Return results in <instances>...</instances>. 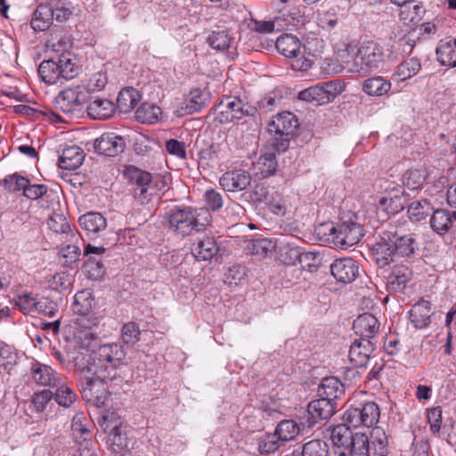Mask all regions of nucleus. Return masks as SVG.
<instances>
[{
	"mask_svg": "<svg viewBox=\"0 0 456 456\" xmlns=\"http://www.w3.org/2000/svg\"><path fill=\"white\" fill-rule=\"evenodd\" d=\"M38 75L47 85L63 83L77 76V58L70 52H63L54 58L43 61L38 67Z\"/></svg>",
	"mask_w": 456,
	"mask_h": 456,
	"instance_id": "obj_4",
	"label": "nucleus"
},
{
	"mask_svg": "<svg viewBox=\"0 0 456 456\" xmlns=\"http://www.w3.org/2000/svg\"><path fill=\"white\" fill-rule=\"evenodd\" d=\"M383 50L377 43L363 42L354 56L349 53H339L330 63V71L334 74L343 72L368 73L377 69L383 61Z\"/></svg>",
	"mask_w": 456,
	"mask_h": 456,
	"instance_id": "obj_3",
	"label": "nucleus"
},
{
	"mask_svg": "<svg viewBox=\"0 0 456 456\" xmlns=\"http://www.w3.org/2000/svg\"><path fill=\"white\" fill-rule=\"evenodd\" d=\"M322 47V41L317 37L307 38L303 45V52L301 57L297 58V61H292V68L296 70L304 71L310 69L318 55L321 53Z\"/></svg>",
	"mask_w": 456,
	"mask_h": 456,
	"instance_id": "obj_15",
	"label": "nucleus"
},
{
	"mask_svg": "<svg viewBox=\"0 0 456 456\" xmlns=\"http://www.w3.org/2000/svg\"><path fill=\"white\" fill-rule=\"evenodd\" d=\"M49 5L53 7V20L55 19L59 22L67 20L72 13L70 9L67 6V3L62 2V0L51 3Z\"/></svg>",
	"mask_w": 456,
	"mask_h": 456,
	"instance_id": "obj_64",
	"label": "nucleus"
},
{
	"mask_svg": "<svg viewBox=\"0 0 456 456\" xmlns=\"http://www.w3.org/2000/svg\"><path fill=\"white\" fill-rule=\"evenodd\" d=\"M370 456H387L388 442L385 431L380 428H374L370 432Z\"/></svg>",
	"mask_w": 456,
	"mask_h": 456,
	"instance_id": "obj_38",
	"label": "nucleus"
},
{
	"mask_svg": "<svg viewBox=\"0 0 456 456\" xmlns=\"http://www.w3.org/2000/svg\"><path fill=\"white\" fill-rule=\"evenodd\" d=\"M351 456H370V440L365 434L355 433L348 444Z\"/></svg>",
	"mask_w": 456,
	"mask_h": 456,
	"instance_id": "obj_48",
	"label": "nucleus"
},
{
	"mask_svg": "<svg viewBox=\"0 0 456 456\" xmlns=\"http://www.w3.org/2000/svg\"><path fill=\"white\" fill-rule=\"evenodd\" d=\"M115 104L108 100L96 97L87 106V113L94 119H106L115 112Z\"/></svg>",
	"mask_w": 456,
	"mask_h": 456,
	"instance_id": "obj_34",
	"label": "nucleus"
},
{
	"mask_svg": "<svg viewBox=\"0 0 456 456\" xmlns=\"http://www.w3.org/2000/svg\"><path fill=\"white\" fill-rule=\"evenodd\" d=\"M126 139L113 132L104 133L94 142V149L99 154L116 157L126 149Z\"/></svg>",
	"mask_w": 456,
	"mask_h": 456,
	"instance_id": "obj_13",
	"label": "nucleus"
},
{
	"mask_svg": "<svg viewBox=\"0 0 456 456\" xmlns=\"http://www.w3.org/2000/svg\"><path fill=\"white\" fill-rule=\"evenodd\" d=\"M141 330L136 322H129L123 325L121 330V339L128 345L134 346L140 340Z\"/></svg>",
	"mask_w": 456,
	"mask_h": 456,
	"instance_id": "obj_56",
	"label": "nucleus"
},
{
	"mask_svg": "<svg viewBox=\"0 0 456 456\" xmlns=\"http://www.w3.org/2000/svg\"><path fill=\"white\" fill-rule=\"evenodd\" d=\"M170 230L176 235L185 237L193 231H200L204 224H200L194 211L191 208H175L168 212Z\"/></svg>",
	"mask_w": 456,
	"mask_h": 456,
	"instance_id": "obj_6",
	"label": "nucleus"
},
{
	"mask_svg": "<svg viewBox=\"0 0 456 456\" xmlns=\"http://www.w3.org/2000/svg\"><path fill=\"white\" fill-rule=\"evenodd\" d=\"M89 359L83 352L73 350L67 353V369H73L77 377L82 374H91L88 370Z\"/></svg>",
	"mask_w": 456,
	"mask_h": 456,
	"instance_id": "obj_44",
	"label": "nucleus"
},
{
	"mask_svg": "<svg viewBox=\"0 0 456 456\" xmlns=\"http://www.w3.org/2000/svg\"><path fill=\"white\" fill-rule=\"evenodd\" d=\"M300 428L296 421L292 419H285L281 421L276 429L275 434L281 442L291 441L299 434Z\"/></svg>",
	"mask_w": 456,
	"mask_h": 456,
	"instance_id": "obj_50",
	"label": "nucleus"
},
{
	"mask_svg": "<svg viewBox=\"0 0 456 456\" xmlns=\"http://www.w3.org/2000/svg\"><path fill=\"white\" fill-rule=\"evenodd\" d=\"M329 446L320 439H314L304 444L302 456H328Z\"/></svg>",
	"mask_w": 456,
	"mask_h": 456,
	"instance_id": "obj_55",
	"label": "nucleus"
},
{
	"mask_svg": "<svg viewBox=\"0 0 456 456\" xmlns=\"http://www.w3.org/2000/svg\"><path fill=\"white\" fill-rule=\"evenodd\" d=\"M28 182L29 180L28 178L18 174L7 175L3 180V183L8 188V190L13 191H22V193L28 184Z\"/></svg>",
	"mask_w": 456,
	"mask_h": 456,
	"instance_id": "obj_60",
	"label": "nucleus"
},
{
	"mask_svg": "<svg viewBox=\"0 0 456 456\" xmlns=\"http://www.w3.org/2000/svg\"><path fill=\"white\" fill-rule=\"evenodd\" d=\"M87 92L81 86H69L54 98V107L67 115L79 112L87 102Z\"/></svg>",
	"mask_w": 456,
	"mask_h": 456,
	"instance_id": "obj_7",
	"label": "nucleus"
},
{
	"mask_svg": "<svg viewBox=\"0 0 456 456\" xmlns=\"http://www.w3.org/2000/svg\"><path fill=\"white\" fill-rule=\"evenodd\" d=\"M204 199L208 209L212 211L219 210L224 205L222 194L213 189L205 191Z\"/></svg>",
	"mask_w": 456,
	"mask_h": 456,
	"instance_id": "obj_61",
	"label": "nucleus"
},
{
	"mask_svg": "<svg viewBox=\"0 0 456 456\" xmlns=\"http://www.w3.org/2000/svg\"><path fill=\"white\" fill-rule=\"evenodd\" d=\"M436 53L437 61L442 65L456 67V38L441 42Z\"/></svg>",
	"mask_w": 456,
	"mask_h": 456,
	"instance_id": "obj_40",
	"label": "nucleus"
},
{
	"mask_svg": "<svg viewBox=\"0 0 456 456\" xmlns=\"http://www.w3.org/2000/svg\"><path fill=\"white\" fill-rule=\"evenodd\" d=\"M53 392L49 389H44L40 392L35 393L32 398V404L37 412H42L47 403L53 398Z\"/></svg>",
	"mask_w": 456,
	"mask_h": 456,
	"instance_id": "obj_62",
	"label": "nucleus"
},
{
	"mask_svg": "<svg viewBox=\"0 0 456 456\" xmlns=\"http://www.w3.org/2000/svg\"><path fill=\"white\" fill-rule=\"evenodd\" d=\"M373 350L374 345L368 338H365V340L361 338L355 339L348 352L350 362L355 367H364L368 363Z\"/></svg>",
	"mask_w": 456,
	"mask_h": 456,
	"instance_id": "obj_23",
	"label": "nucleus"
},
{
	"mask_svg": "<svg viewBox=\"0 0 456 456\" xmlns=\"http://www.w3.org/2000/svg\"><path fill=\"white\" fill-rule=\"evenodd\" d=\"M75 323L78 330L77 332V338L82 340L85 338L88 342L95 339L96 333L93 330L98 326L99 320L94 313L86 315H77Z\"/></svg>",
	"mask_w": 456,
	"mask_h": 456,
	"instance_id": "obj_35",
	"label": "nucleus"
},
{
	"mask_svg": "<svg viewBox=\"0 0 456 456\" xmlns=\"http://www.w3.org/2000/svg\"><path fill=\"white\" fill-rule=\"evenodd\" d=\"M379 416V407L374 402L349 407L343 414L344 423L334 427L331 430L330 439L334 446H348L354 435L350 429L351 427L370 428L378 423Z\"/></svg>",
	"mask_w": 456,
	"mask_h": 456,
	"instance_id": "obj_2",
	"label": "nucleus"
},
{
	"mask_svg": "<svg viewBox=\"0 0 456 456\" xmlns=\"http://www.w3.org/2000/svg\"><path fill=\"white\" fill-rule=\"evenodd\" d=\"M30 376L32 380L38 386L55 387L61 381V375L51 366L33 361L30 364Z\"/></svg>",
	"mask_w": 456,
	"mask_h": 456,
	"instance_id": "obj_16",
	"label": "nucleus"
},
{
	"mask_svg": "<svg viewBox=\"0 0 456 456\" xmlns=\"http://www.w3.org/2000/svg\"><path fill=\"white\" fill-rule=\"evenodd\" d=\"M16 360L17 354L13 348L0 340V375L9 373Z\"/></svg>",
	"mask_w": 456,
	"mask_h": 456,
	"instance_id": "obj_49",
	"label": "nucleus"
},
{
	"mask_svg": "<svg viewBox=\"0 0 456 456\" xmlns=\"http://www.w3.org/2000/svg\"><path fill=\"white\" fill-rule=\"evenodd\" d=\"M15 305L24 314L34 312L35 309H40L43 306V301H37L29 294L19 295L14 298Z\"/></svg>",
	"mask_w": 456,
	"mask_h": 456,
	"instance_id": "obj_54",
	"label": "nucleus"
},
{
	"mask_svg": "<svg viewBox=\"0 0 456 456\" xmlns=\"http://www.w3.org/2000/svg\"><path fill=\"white\" fill-rule=\"evenodd\" d=\"M208 45L217 51H224L229 48L232 37L227 28H217L208 37Z\"/></svg>",
	"mask_w": 456,
	"mask_h": 456,
	"instance_id": "obj_46",
	"label": "nucleus"
},
{
	"mask_svg": "<svg viewBox=\"0 0 456 456\" xmlns=\"http://www.w3.org/2000/svg\"><path fill=\"white\" fill-rule=\"evenodd\" d=\"M393 243L395 251L402 257H414L419 254V244L413 234L395 235Z\"/></svg>",
	"mask_w": 456,
	"mask_h": 456,
	"instance_id": "obj_31",
	"label": "nucleus"
},
{
	"mask_svg": "<svg viewBox=\"0 0 456 456\" xmlns=\"http://www.w3.org/2000/svg\"><path fill=\"white\" fill-rule=\"evenodd\" d=\"M140 100V94L134 88H125L121 90L117 98V109L120 112L127 113L134 110Z\"/></svg>",
	"mask_w": 456,
	"mask_h": 456,
	"instance_id": "obj_43",
	"label": "nucleus"
},
{
	"mask_svg": "<svg viewBox=\"0 0 456 456\" xmlns=\"http://www.w3.org/2000/svg\"><path fill=\"white\" fill-rule=\"evenodd\" d=\"M95 299L92 291L84 289L76 293L71 307L75 314L86 315L93 313Z\"/></svg>",
	"mask_w": 456,
	"mask_h": 456,
	"instance_id": "obj_37",
	"label": "nucleus"
},
{
	"mask_svg": "<svg viewBox=\"0 0 456 456\" xmlns=\"http://www.w3.org/2000/svg\"><path fill=\"white\" fill-rule=\"evenodd\" d=\"M209 100L208 92L194 88L187 94L182 102L181 110L184 114H192L200 111L206 107Z\"/></svg>",
	"mask_w": 456,
	"mask_h": 456,
	"instance_id": "obj_27",
	"label": "nucleus"
},
{
	"mask_svg": "<svg viewBox=\"0 0 456 456\" xmlns=\"http://www.w3.org/2000/svg\"><path fill=\"white\" fill-rule=\"evenodd\" d=\"M303 24V19L296 12L280 8L277 16L273 20L256 21V30L260 33H271L273 31L289 30Z\"/></svg>",
	"mask_w": 456,
	"mask_h": 456,
	"instance_id": "obj_9",
	"label": "nucleus"
},
{
	"mask_svg": "<svg viewBox=\"0 0 456 456\" xmlns=\"http://www.w3.org/2000/svg\"><path fill=\"white\" fill-rule=\"evenodd\" d=\"M353 329L361 339L365 340V338H368L370 340L378 334L379 323L373 314L364 313L354 321Z\"/></svg>",
	"mask_w": 456,
	"mask_h": 456,
	"instance_id": "obj_22",
	"label": "nucleus"
},
{
	"mask_svg": "<svg viewBox=\"0 0 456 456\" xmlns=\"http://www.w3.org/2000/svg\"><path fill=\"white\" fill-rule=\"evenodd\" d=\"M281 101L282 95L280 91H271L258 102V107L262 111L269 112L278 107Z\"/></svg>",
	"mask_w": 456,
	"mask_h": 456,
	"instance_id": "obj_57",
	"label": "nucleus"
},
{
	"mask_svg": "<svg viewBox=\"0 0 456 456\" xmlns=\"http://www.w3.org/2000/svg\"><path fill=\"white\" fill-rule=\"evenodd\" d=\"M47 225L51 231L61 236V240L63 242H76L83 240L80 234L70 228L66 217L61 214H54L47 220Z\"/></svg>",
	"mask_w": 456,
	"mask_h": 456,
	"instance_id": "obj_21",
	"label": "nucleus"
},
{
	"mask_svg": "<svg viewBox=\"0 0 456 456\" xmlns=\"http://www.w3.org/2000/svg\"><path fill=\"white\" fill-rule=\"evenodd\" d=\"M301 43L295 36L285 34L279 37L276 40V48L280 53L287 58L301 57Z\"/></svg>",
	"mask_w": 456,
	"mask_h": 456,
	"instance_id": "obj_32",
	"label": "nucleus"
},
{
	"mask_svg": "<svg viewBox=\"0 0 456 456\" xmlns=\"http://www.w3.org/2000/svg\"><path fill=\"white\" fill-rule=\"evenodd\" d=\"M362 227L354 222H343L337 224L333 243L342 247H351L357 244L363 236Z\"/></svg>",
	"mask_w": 456,
	"mask_h": 456,
	"instance_id": "obj_14",
	"label": "nucleus"
},
{
	"mask_svg": "<svg viewBox=\"0 0 456 456\" xmlns=\"http://www.w3.org/2000/svg\"><path fill=\"white\" fill-rule=\"evenodd\" d=\"M299 123L296 115L289 111L277 114L267 126L268 133L283 134L284 136H293Z\"/></svg>",
	"mask_w": 456,
	"mask_h": 456,
	"instance_id": "obj_18",
	"label": "nucleus"
},
{
	"mask_svg": "<svg viewBox=\"0 0 456 456\" xmlns=\"http://www.w3.org/2000/svg\"><path fill=\"white\" fill-rule=\"evenodd\" d=\"M405 198L401 188H392L379 199V205L388 213H399L404 208Z\"/></svg>",
	"mask_w": 456,
	"mask_h": 456,
	"instance_id": "obj_33",
	"label": "nucleus"
},
{
	"mask_svg": "<svg viewBox=\"0 0 456 456\" xmlns=\"http://www.w3.org/2000/svg\"><path fill=\"white\" fill-rule=\"evenodd\" d=\"M315 254L313 252H302L299 248H291L286 252V262L289 265H303L308 259H314Z\"/></svg>",
	"mask_w": 456,
	"mask_h": 456,
	"instance_id": "obj_58",
	"label": "nucleus"
},
{
	"mask_svg": "<svg viewBox=\"0 0 456 456\" xmlns=\"http://www.w3.org/2000/svg\"><path fill=\"white\" fill-rule=\"evenodd\" d=\"M160 115V108L149 103H142L136 110V117L142 123H155Z\"/></svg>",
	"mask_w": 456,
	"mask_h": 456,
	"instance_id": "obj_52",
	"label": "nucleus"
},
{
	"mask_svg": "<svg viewBox=\"0 0 456 456\" xmlns=\"http://www.w3.org/2000/svg\"><path fill=\"white\" fill-rule=\"evenodd\" d=\"M107 84V77L105 73L101 71L93 73L88 79L86 80L85 87V91L87 92V95L89 92L100 91L105 87Z\"/></svg>",
	"mask_w": 456,
	"mask_h": 456,
	"instance_id": "obj_59",
	"label": "nucleus"
},
{
	"mask_svg": "<svg viewBox=\"0 0 456 456\" xmlns=\"http://www.w3.org/2000/svg\"><path fill=\"white\" fill-rule=\"evenodd\" d=\"M106 248L102 246L87 244L85 247L84 255L87 257L86 263L103 262Z\"/></svg>",
	"mask_w": 456,
	"mask_h": 456,
	"instance_id": "obj_63",
	"label": "nucleus"
},
{
	"mask_svg": "<svg viewBox=\"0 0 456 456\" xmlns=\"http://www.w3.org/2000/svg\"><path fill=\"white\" fill-rule=\"evenodd\" d=\"M126 352L118 343L100 346L89 356V367L92 375L102 379H109L115 386L126 379L127 365L125 362Z\"/></svg>",
	"mask_w": 456,
	"mask_h": 456,
	"instance_id": "obj_1",
	"label": "nucleus"
},
{
	"mask_svg": "<svg viewBox=\"0 0 456 456\" xmlns=\"http://www.w3.org/2000/svg\"><path fill=\"white\" fill-rule=\"evenodd\" d=\"M421 69L419 59L410 58L402 61L395 69V76L400 80H407L417 75Z\"/></svg>",
	"mask_w": 456,
	"mask_h": 456,
	"instance_id": "obj_47",
	"label": "nucleus"
},
{
	"mask_svg": "<svg viewBox=\"0 0 456 456\" xmlns=\"http://www.w3.org/2000/svg\"><path fill=\"white\" fill-rule=\"evenodd\" d=\"M385 279L387 291L390 293L403 292L412 279V272L406 265H396L392 267Z\"/></svg>",
	"mask_w": 456,
	"mask_h": 456,
	"instance_id": "obj_17",
	"label": "nucleus"
},
{
	"mask_svg": "<svg viewBox=\"0 0 456 456\" xmlns=\"http://www.w3.org/2000/svg\"><path fill=\"white\" fill-rule=\"evenodd\" d=\"M127 175L134 183V197L142 205L150 202L158 191L165 187L161 177H153L149 172L137 167H130Z\"/></svg>",
	"mask_w": 456,
	"mask_h": 456,
	"instance_id": "obj_5",
	"label": "nucleus"
},
{
	"mask_svg": "<svg viewBox=\"0 0 456 456\" xmlns=\"http://www.w3.org/2000/svg\"><path fill=\"white\" fill-rule=\"evenodd\" d=\"M220 185L227 191H240L250 184L251 175L243 169L227 171L220 177Z\"/></svg>",
	"mask_w": 456,
	"mask_h": 456,
	"instance_id": "obj_19",
	"label": "nucleus"
},
{
	"mask_svg": "<svg viewBox=\"0 0 456 456\" xmlns=\"http://www.w3.org/2000/svg\"><path fill=\"white\" fill-rule=\"evenodd\" d=\"M85 154L81 148L70 145L62 150L59 158V167L66 170H76L84 161Z\"/></svg>",
	"mask_w": 456,
	"mask_h": 456,
	"instance_id": "obj_30",
	"label": "nucleus"
},
{
	"mask_svg": "<svg viewBox=\"0 0 456 456\" xmlns=\"http://www.w3.org/2000/svg\"><path fill=\"white\" fill-rule=\"evenodd\" d=\"M78 387L84 400L92 403L96 407L104 404L107 395L105 383L110 382L109 379H102L92 374H82L77 377Z\"/></svg>",
	"mask_w": 456,
	"mask_h": 456,
	"instance_id": "obj_8",
	"label": "nucleus"
},
{
	"mask_svg": "<svg viewBox=\"0 0 456 456\" xmlns=\"http://www.w3.org/2000/svg\"><path fill=\"white\" fill-rule=\"evenodd\" d=\"M337 403L321 397L308 403L307 412L312 419V423L330 419L336 412Z\"/></svg>",
	"mask_w": 456,
	"mask_h": 456,
	"instance_id": "obj_24",
	"label": "nucleus"
},
{
	"mask_svg": "<svg viewBox=\"0 0 456 456\" xmlns=\"http://www.w3.org/2000/svg\"><path fill=\"white\" fill-rule=\"evenodd\" d=\"M53 21V7L49 4H40L33 13L31 27L36 31L48 29Z\"/></svg>",
	"mask_w": 456,
	"mask_h": 456,
	"instance_id": "obj_36",
	"label": "nucleus"
},
{
	"mask_svg": "<svg viewBox=\"0 0 456 456\" xmlns=\"http://www.w3.org/2000/svg\"><path fill=\"white\" fill-rule=\"evenodd\" d=\"M277 160L274 153L267 152L262 154L256 164L258 172L263 177H267L274 174L277 169Z\"/></svg>",
	"mask_w": 456,
	"mask_h": 456,
	"instance_id": "obj_51",
	"label": "nucleus"
},
{
	"mask_svg": "<svg viewBox=\"0 0 456 456\" xmlns=\"http://www.w3.org/2000/svg\"><path fill=\"white\" fill-rule=\"evenodd\" d=\"M433 314L431 303L421 298L409 311V320L416 330L426 329L431 323Z\"/></svg>",
	"mask_w": 456,
	"mask_h": 456,
	"instance_id": "obj_20",
	"label": "nucleus"
},
{
	"mask_svg": "<svg viewBox=\"0 0 456 456\" xmlns=\"http://www.w3.org/2000/svg\"><path fill=\"white\" fill-rule=\"evenodd\" d=\"M218 250L219 248L215 238L207 235L199 238L191 248V254L198 261L212 259Z\"/></svg>",
	"mask_w": 456,
	"mask_h": 456,
	"instance_id": "obj_26",
	"label": "nucleus"
},
{
	"mask_svg": "<svg viewBox=\"0 0 456 456\" xmlns=\"http://www.w3.org/2000/svg\"><path fill=\"white\" fill-rule=\"evenodd\" d=\"M253 109L247 106L236 97H226L215 106V112L220 115L222 122H232L241 119L244 116L252 115Z\"/></svg>",
	"mask_w": 456,
	"mask_h": 456,
	"instance_id": "obj_10",
	"label": "nucleus"
},
{
	"mask_svg": "<svg viewBox=\"0 0 456 456\" xmlns=\"http://www.w3.org/2000/svg\"><path fill=\"white\" fill-rule=\"evenodd\" d=\"M391 89V83L383 77H374L366 79L362 84V90L368 95L380 97L387 94Z\"/></svg>",
	"mask_w": 456,
	"mask_h": 456,
	"instance_id": "obj_42",
	"label": "nucleus"
},
{
	"mask_svg": "<svg viewBox=\"0 0 456 456\" xmlns=\"http://www.w3.org/2000/svg\"><path fill=\"white\" fill-rule=\"evenodd\" d=\"M428 171L424 167L408 169L402 177L403 183L409 190H419L428 178Z\"/></svg>",
	"mask_w": 456,
	"mask_h": 456,
	"instance_id": "obj_41",
	"label": "nucleus"
},
{
	"mask_svg": "<svg viewBox=\"0 0 456 456\" xmlns=\"http://www.w3.org/2000/svg\"><path fill=\"white\" fill-rule=\"evenodd\" d=\"M56 387L57 390L54 396L56 403L65 408L71 406L77 399L76 393L61 381L60 385Z\"/></svg>",
	"mask_w": 456,
	"mask_h": 456,
	"instance_id": "obj_53",
	"label": "nucleus"
},
{
	"mask_svg": "<svg viewBox=\"0 0 456 456\" xmlns=\"http://www.w3.org/2000/svg\"><path fill=\"white\" fill-rule=\"evenodd\" d=\"M338 92V85L330 81L300 91L298 99L316 105H323L333 101Z\"/></svg>",
	"mask_w": 456,
	"mask_h": 456,
	"instance_id": "obj_11",
	"label": "nucleus"
},
{
	"mask_svg": "<svg viewBox=\"0 0 456 456\" xmlns=\"http://www.w3.org/2000/svg\"><path fill=\"white\" fill-rule=\"evenodd\" d=\"M456 222V210L436 209L433 212L429 224L431 229L438 235L446 234Z\"/></svg>",
	"mask_w": 456,
	"mask_h": 456,
	"instance_id": "obj_25",
	"label": "nucleus"
},
{
	"mask_svg": "<svg viewBox=\"0 0 456 456\" xmlns=\"http://www.w3.org/2000/svg\"><path fill=\"white\" fill-rule=\"evenodd\" d=\"M79 225L88 235L96 237L106 229L107 221L105 217L98 212H88L81 216L78 219Z\"/></svg>",
	"mask_w": 456,
	"mask_h": 456,
	"instance_id": "obj_29",
	"label": "nucleus"
},
{
	"mask_svg": "<svg viewBox=\"0 0 456 456\" xmlns=\"http://www.w3.org/2000/svg\"><path fill=\"white\" fill-rule=\"evenodd\" d=\"M330 268L332 276L342 284L353 282L359 275V265L351 257L336 259Z\"/></svg>",
	"mask_w": 456,
	"mask_h": 456,
	"instance_id": "obj_12",
	"label": "nucleus"
},
{
	"mask_svg": "<svg viewBox=\"0 0 456 456\" xmlns=\"http://www.w3.org/2000/svg\"><path fill=\"white\" fill-rule=\"evenodd\" d=\"M223 158L219 145L210 144L201 148L198 152L199 168L208 170L213 168L218 159Z\"/></svg>",
	"mask_w": 456,
	"mask_h": 456,
	"instance_id": "obj_39",
	"label": "nucleus"
},
{
	"mask_svg": "<svg viewBox=\"0 0 456 456\" xmlns=\"http://www.w3.org/2000/svg\"><path fill=\"white\" fill-rule=\"evenodd\" d=\"M395 252L394 243L391 240L388 241L381 238L373 247V254L376 257V261L381 266L387 265L392 261Z\"/></svg>",
	"mask_w": 456,
	"mask_h": 456,
	"instance_id": "obj_45",
	"label": "nucleus"
},
{
	"mask_svg": "<svg viewBox=\"0 0 456 456\" xmlns=\"http://www.w3.org/2000/svg\"><path fill=\"white\" fill-rule=\"evenodd\" d=\"M318 395L324 399L336 403L345 395V386L336 377L323 379L318 387Z\"/></svg>",
	"mask_w": 456,
	"mask_h": 456,
	"instance_id": "obj_28",
	"label": "nucleus"
}]
</instances>
